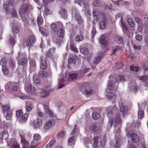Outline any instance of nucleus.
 <instances>
[{"instance_id": "f257e3e1", "label": "nucleus", "mask_w": 148, "mask_h": 148, "mask_svg": "<svg viewBox=\"0 0 148 148\" xmlns=\"http://www.w3.org/2000/svg\"><path fill=\"white\" fill-rule=\"evenodd\" d=\"M29 8V5L27 4H22L20 6L19 10V13L21 15L23 21L24 22L25 26L29 25L28 19L23 16V14L27 13Z\"/></svg>"}, {"instance_id": "f03ea898", "label": "nucleus", "mask_w": 148, "mask_h": 148, "mask_svg": "<svg viewBox=\"0 0 148 148\" xmlns=\"http://www.w3.org/2000/svg\"><path fill=\"white\" fill-rule=\"evenodd\" d=\"M20 136L21 137V142L22 144L23 148H35L38 145V143L34 144V142H32L31 145L29 146L28 142L26 140L25 138L20 134Z\"/></svg>"}, {"instance_id": "7ed1b4c3", "label": "nucleus", "mask_w": 148, "mask_h": 148, "mask_svg": "<svg viewBox=\"0 0 148 148\" xmlns=\"http://www.w3.org/2000/svg\"><path fill=\"white\" fill-rule=\"evenodd\" d=\"M121 119L120 116H119L114 119L113 118L112 120H110L108 123L107 125L109 128L111 127L113 125H114L115 127L116 123H121Z\"/></svg>"}, {"instance_id": "20e7f679", "label": "nucleus", "mask_w": 148, "mask_h": 148, "mask_svg": "<svg viewBox=\"0 0 148 148\" xmlns=\"http://www.w3.org/2000/svg\"><path fill=\"white\" fill-rule=\"evenodd\" d=\"M91 132L92 133L99 134L100 133L101 129L99 124L97 123H94L90 127Z\"/></svg>"}, {"instance_id": "39448f33", "label": "nucleus", "mask_w": 148, "mask_h": 148, "mask_svg": "<svg viewBox=\"0 0 148 148\" xmlns=\"http://www.w3.org/2000/svg\"><path fill=\"white\" fill-rule=\"evenodd\" d=\"M25 91L29 94L34 93L35 91V88L32 84H26L25 87Z\"/></svg>"}, {"instance_id": "423d86ee", "label": "nucleus", "mask_w": 148, "mask_h": 148, "mask_svg": "<svg viewBox=\"0 0 148 148\" xmlns=\"http://www.w3.org/2000/svg\"><path fill=\"white\" fill-rule=\"evenodd\" d=\"M35 41V38L34 36H31L25 40V43L27 47H31L34 43Z\"/></svg>"}, {"instance_id": "0eeeda50", "label": "nucleus", "mask_w": 148, "mask_h": 148, "mask_svg": "<svg viewBox=\"0 0 148 148\" xmlns=\"http://www.w3.org/2000/svg\"><path fill=\"white\" fill-rule=\"evenodd\" d=\"M80 53L84 55L87 56L88 58H91L92 56V54L89 52L88 49L85 47H82L80 48Z\"/></svg>"}, {"instance_id": "6e6552de", "label": "nucleus", "mask_w": 148, "mask_h": 148, "mask_svg": "<svg viewBox=\"0 0 148 148\" xmlns=\"http://www.w3.org/2000/svg\"><path fill=\"white\" fill-rule=\"evenodd\" d=\"M51 86V84H49L48 86H46L43 88L41 94L43 93L44 95H41L40 97L41 98L46 97L48 95V93L50 91V88Z\"/></svg>"}, {"instance_id": "1a4fd4ad", "label": "nucleus", "mask_w": 148, "mask_h": 148, "mask_svg": "<svg viewBox=\"0 0 148 148\" xmlns=\"http://www.w3.org/2000/svg\"><path fill=\"white\" fill-rule=\"evenodd\" d=\"M42 125V120L40 119H37V120L34 121L33 123V126L35 129L40 128Z\"/></svg>"}, {"instance_id": "9d476101", "label": "nucleus", "mask_w": 148, "mask_h": 148, "mask_svg": "<svg viewBox=\"0 0 148 148\" xmlns=\"http://www.w3.org/2000/svg\"><path fill=\"white\" fill-rule=\"evenodd\" d=\"M43 106L45 108V110L46 114L49 115L50 116L53 117L54 114L53 112L50 109L49 107V104L48 103L46 104H44Z\"/></svg>"}, {"instance_id": "9b49d317", "label": "nucleus", "mask_w": 148, "mask_h": 148, "mask_svg": "<svg viewBox=\"0 0 148 148\" xmlns=\"http://www.w3.org/2000/svg\"><path fill=\"white\" fill-rule=\"evenodd\" d=\"M59 14L61 15L62 17L64 19L66 20L68 18L67 12L66 9L63 8H61V10L59 12Z\"/></svg>"}, {"instance_id": "f8f14e48", "label": "nucleus", "mask_w": 148, "mask_h": 148, "mask_svg": "<svg viewBox=\"0 0 148 148\" xmlns=\"http://www.w3.org/2000/svg\"><path fill=\"white\" fill-rule=\"evenodd\" d=\"M115 82L112 80L109 81H108L107 85L108 87L106 89L107 92H108V90H114L115 89Z\"/></svg>"}, {"instance_id": "ddd939ff", "label": "nucleus", "mask_w": 148, "mask_h": 148, "mask_svg": "<svg viewBox=\"0 0 148 148\" xmlns=\"http://www.w3.org/2000/svg\"><path fill=\"white\" fill-rule=\"evenodd\" d=\"M100 43L105 46H107L108 43L106 40V37L103 35H102L99 40Z\"/></svg>"}, {"instance_id": "4468645a", "label": "nucleus", "mask_w": 148, "mask_h": 148, "mask_svg": "<svg viewBox=\"0 0 148 148\" xmlns=\"http://www.w3.org/2000/svg\"><path fill=\"white\" fill-rule=\"evenodd\" d=\"M78 73H71L68 75V80L72 81L76 79L78 75Z\"/></svg>"}, {"instance_id": "2eb2a0df", "label": "nucleus", "mask_w": 148, "mask_h": 148, "mask_svg": "<svg viewBox=\"0 0 148 148\" xmlns=\"http://www.w3.org/2000/svg\"><path fill=\"white\" fill-rule=\"evenodd\" d=\"M81 91L84 94L88 95H91L94 93V91L91 89L87 90L82 88L81 89Z\"/></svg>"}, {"instance_id": "dca6fc26", "label": "nucleus", "mask_w": 148, "mask_h": 148, "mask_svg": "<svg viewBox=\"0 0 148 148\" xmlns=\"http://www.w3.org/2000/svg\"><path fill=\"white\" fill-rule=\"evenodd\" d=\"M75 2L80 6L83 4L85 8L87 7L88 5V2L86 0H75Z\"/></svg>"}, {"instance_id": "f3484780", "label": "nucleus", "mask_w": 148, "mask_h": 148, "mask_svg": "<svg viewBox=\"0 0 148 148\" xmlns=\"http://www.w3.org/2000/svg\"><path fill=\"white\" fill-rule=\"evenodd\" d=\"M75 19L77 21L78 24L82 25L83 23V20L80 15L78 13L75 14Z\"/></svg>"}, {"instance_id": "a211bd4d", "label": "nucleus", "mask_w": 148, "mask_h": 148, "mask_svg": "<svg viewBox=\"0 0 148 148\" xmlns=\"http://www.w3.org/2000/svg\"><path fill=\"white\" fill-rule=\"evenodd\" d=\"M28 60L26 58H22L20 59L18 61V64L22 66L25 65L27 62Z\"/></svg>"}, {"instance_id": "6ab92c4d", "label": "nucleus", "mask_w": 148, "mask_h": 148, "mask_svg": "<svg viewBox=\"0 0 148 148\" xmlns=\"http://www.w3.org/2000/svg\"><path fill=\"white\" fill-rule=\"evenodd\" d=\"M102 58L103 56L101 54L98 53L95 58L94 63L96 64L99 63L101 61Z\"/></svg>"}, {"instance_id": "aec40b11", "label": "nucleus", "mask_w": 148, "mask_h": 148, "mask_svg": "<svg viewBox=\"0 0 148 148\" xmlns=\"http://www.w3.org/2000/svg\"><path fill=\"white\" fill-rule=\"evenodd\" d=\"M55 52V49L54 48L50 49L48 51H47L46 53V56L50 57L53 56Z\"/></svg>"}, {"instance_id": "412c9836", "label": "nucleus", "mask_w": 148, "mask_h": 148, "mask_svg": "<svg viewBox=\"0 0 148 148\" xmlns=\"http://www.w3.org/2000/svg\"><path fill=\"white\" fill-rule=\"evenodd\" d=\"M52 121L51 120H49L45 122L44 126V128L45 129L47 130L49 129L51 126Z\"/></svg>"}, {"instance_id": "4be33fe9", "label": "nucleus", "mask_w": 148, "mask_h": 148, "mask_svg": "<svg viewBox=\"0 0 148 148\" xmlns=\"http://www.w3.org/2000/svg\"><path fill=\"white\" fill-rule=\"evenodd\" d=\"M107 20H103L99 23V26L100 29H104L106 28L107 26Z\"/></svg>"}, {"instance_id": "5701e85b", "label": "nucleus", "mask_w": 148, "mask_h": 148, "mask_svg": "<svg viewBox=\"0 0 148 148\" xmlns=\"http://www.w3.org/2000/svg\"><path fill=\"white\" fill-rule=\"evenodd\" d=\"M120 111L123 113L124 115L126 114L128 111V108L127 106H122L120 107Z\"/></svg>"}, {"instance_id": "b1692460", "label": "nucleus", "mask_w": 148, "mask_h": 148, "mask_svg": "<svg viewBox=\"0 0 148 148\" xmlns=\"http://www.w3.org/2000/svg\"><path fill=\"white\" fill-rule=\"evenodd\" d=\"M106 97L109 99H113L114 100L116 99V95L111 91L110 92H108V94L106 95Z\"/></svg>"}, {"instance_id": "393cba45", "label": "nucleus", "mask_w": 148, "mask_h": 148, "mask_svg": "<svg viewBox=\"0 0 148 148\" xmlns=\"http://www.w3.org/2000/svg\"><path fill=\"white\" fill-rule=\"evenodd\" d=\"M96 19H97L98 20H107L106 17V14L104 13H100V15L98 17L96 18Z\"/></svg>"}, {"instance_id": "a878e982", "label": "nucleus", "mask_w": 148, "mask_h": 148, "mask_svg": "<svg viewBox=\"0 0 148 148\" xmlns=\"http://www.w3.org/2000/svg\"><path fill=\"white\" fill-rule=\"evenodd\" d=\"M9 65L10 68L14 69L16 67L15 62L14 60L11 59L9 61Z\"/></svg>"}, {"instance_id": "bb28decb", "label": "nucleus", "mask_w": 148, "mask_h": 148, "mask_svg": "<svg viewBox=\"0 0 148 148\" xmlns=\"http://www.w3.org/2000/svg\"><path fill=\"white\" fill-rule=\"evenodd\" d=\"M8 133L2 132L1 134H0V138L3 139L4 138L6 140H8Z\"/></svg>"}, {"instance_id": "cd10ccee", "label": "nucleus", "mask_w": 148, "mask_h": 148, "mask_svg": "<svg viewBox=\"0 0 148 148\" xmlns=\"http://www.w3.org/2000/svg\"><path fill=\"white\" fill-rule=\"evenodd\" d=\"M99 138L98 137H95L94 138V142L92 145L94 148H97L98 146Z\"/></svg>"}, {"instance_id": "c85d7f7f", "label": "nucleus", "mask_w": 148, "mask_h": 148, "mask_svg": "<svg viewBox=\"0 0 148 148\" xmlns=\"http://www.w3.org/2000/svg\"><path fill=\"white\" fill-rule=\"evenodd\" d=\"M33 80L34 83L36 84H39L40 83V82L39 77L36 75L33 76Z\"/></svg>"}, {"instance_id": "c756f323", "label": "nucleus", "mask_w": 148, "mask_h": 148, "mask_svg": "<svg viewBox=\"0 0 148 148\" xmlns=\"http://www.w3.org/2000/svg\"><path fill=\"white\" fill-rule=\"evenodd\" d=\"M64 34V31L63 29L61 28L57 32L58 36L60 38H63Z\"/></svg>"}, {"instance_id": "7c9ffc66", "label": "nucleus", "mask_w": 148, "mask_h": 148, "mask_svg": "<svg viewBox=\"0 0 148 148\" xmlns=\"http://www.w3.org/2000/svg\"><path fill=\"white\" fill-rule=\"evenodd\" d=\"M70 47L71 49L74 52L77 53L78 52V50L76 46L74 44L72 43L70 45Z\"/></svg>"}, {"instance_id": "2f4dec72", "label": "nucleus", "mask_w": 148, "mask_h": 148, "mask_svg": "<svg viewBox=\"0 0 148 148\" xmlns=\"http://www.w3.org/2000/svg\"><path fill=\"white\" fill-rule=\"evenodd\" d=\"M40 64V68L41 69L44 70L46 68L47 63L45 60H42Z\"/></svg>"}, {"instance_id": "473e14b6", "label": "nucleus", "mask_w": 148, "mask_h": 148, "mask_svg": "<svg viewBox=\"0 0 148 148\" xmlns=\"http://www.w3.org/2000/svg\"><path fill=\"white\" fill-rule=\"evenodd\" d=\"M128 24L131 27H133L135 26V24L133 19L131 18H129L127 20Z\"/></svg>"}, {"instance_id": "72a5a7b5", "label": "nucleus", "mask_w": 148, "mask_h": 148, "mask_svg": "<svg viewBox=\"0 0 148 148\" xmlns=\"http://www.w3.org/2000/svg\"><path fill=\"white\" fill-rule=\"evenodd\" d=\"M132 140L134 143H136L139 141L138 136L135 134H134L132 137Z\"/></svg>"}, {"instance_id": "f704fd0d", "label": "nucleus", "mask_w": 148, "mask_h": 148, "mask_svg": "<svg viewBox=\"0 0 148 148\" xmlns=\"http://www.w3.org/2000/svg\"><path fill=\"white\" fill-rule=\"evenodd\" d=\"M100 13L99 10L97 9H94L92 12V14L94 17H98Z\"/></svg>"}, {"instance_id": "c9c22d12", "label": "nucleus", "mask_w": 148, "mask_h": 148, "mask_svg": "<svg viewBox=\"0 0 148 148\" xmlns=\"http://www.w3.org/2000/svg\"><path fill=\"white\" fill-rule=\"evenodd\" d=\"M56 142L55 140L53 138L49 142V143L47 144L45 147L46 148H50Z\"/></svg>"}, {"instance_id": "e433bc0d", "label": "nucleus", "mask_w": 148, "mask_h": 148, "mask_svg": "<svg viewBox=\"0 0 148 148\" xmlns=\"http://www.w3.org/2000/svg\"><path fill=\"white\" fill-rule=\"evenodd\" d=\"M30 66L31 68H32L34 69H35L36 68V62L35 60H31L30 63Z\"/></svg>"}, {"instance_id": "4c0bfd02", "label": "nucleus", "mask_w": 148, "mask_h": 148, "mask_svg": "<svg viewBox=\"0 0 148 148\" xmlns=\"http://www.w3.org/2000/svg\"><path fill=\"white\" fill-rule=\"evenodd\" d=\"M142 69L144 71L148 70V62H146L142 64Z\"/></svg>"}, {"instance_id": "58836bf2", "label": "nucleus", "mask_w": 148, "mask_h": 148, "mask_svg": "<svg viewBox=\"0 0 148 148\" xmlns=\"http://www.w3.org/2000/svg\"><path fill=\"white\" fill-rule=\"evenodd\" d=\"M92 116L93 119L94 120H97L99 117V115L97 112H94L92 114Z\"/></svg>"}, {"instance_id": "ea45409f", "label": "nucleus", "mask_w": 148, "mask_h": 148, "mask_svg": "<svg viewBox=\"0 0 148 148\" xmlns=\"http://www.w3.org/2000/svg\"><path fill=\"white\" fill-rule=\"evenodd\" d=\"M39 30L43 36H46L47 35V31L45 28L43 27H39Z\"/></svg>"}, {"instance_id": "a19ab883", "label": "nucleus", "mask_w": 148, "mask_h": 148, "mask_svg": "<svg viewBox=\"0 0 148 148\" xmlns=\"http://www.w3.org/2000/svg\"><path fill=\"white\" fill-rule=\"evenodd\" d=\"M37 23L39 25L43 23V19L40 16H38L37 19Z\"/></svg>"}, {"instance_id": "79ce46f5", "label": "nucleus", "mask_w": 148, "mask_h": 148, "mask_svg": "<svg viewBox=\"0 0 148 148\" xmlns=\"http://www.w3.org/2000/svg\"><path fill=\"white\" fill-rule=\"evenodd\" d=\"M2 70L4 74L7 75L9 73V71L6 66H3Z\"/></svg>"}, {"instance_id": "37998d69", "label": "nucleus", "mask_w": 148, "mask_h": 148, "mask_svg": "<svg viewBox=\"0 0 148 148\" xmlns=\"http://www.w3.org/2000/svg\"><path fill=\"white\" fill-rule=\"evenodd\" d=\"M2 110L3 111H7L10 109V108L8 105H2Z\"/></svg>"}, {"instance_id": "c03bdc74", "label": "nucleus", "mask_w": 148, "mask_h": 148, "mask_svg": "<svg viewBox=\"0 0 148 148\" xmlns=\"http://www.w3.org/2000/svg\"><path fill=\"white\" fill-rule=\"evenodd\" d=\"M118 77L119 79H116L115 80L116 82H119V81L123 82L125 80V77L124 76L121 75H119L118 76Z\"/></svg>"}, {"instance_id": "a18cd8bd", "label": "nucleus", "mask_w": 148, "mask_h": 148, "mask_svg": "<svg viewBox=\"0 0 148 148\" xmlns=\"http://www.w3.org/2000/svg\"><path fill=\"white\" fill-rule=\"evenodd\" d=\"M84 39L83 37L81 35H78L75 38L76 41L79 42L82 41Z\"/></svg>"}, {"instance_id": "49530a36", "label": "nucleus", "mask_w": 148, "mask_h": 148, "mask_svg": "<svg viewBox=\"0 0 148 148\" xmlns=\"http://www.w3.org/2000/svg\"><path fill=\"white\" fill-rule=\"evenodd\" d=\"M138 116L139 118L142 119L144 116V112L143 110H141L138 111Z\"/></svg>"}, {"instance_id": "de8ad7c7", "label": "nucleus", "mask_w": 148, "mask_h": 148, "mask_svg": "<svg viewBox=\"0 0 148 148\" xmlns=\"http://www.w3.org/2000/svg\"><path fill=\"white\" fill-rule=\"evenodd\" d=\"M39 74L43 77H47L48 76V73L46 71H42L39 73Z\"/></svg>"}, {"instance_id": "09e8293b", "label": "nucleus", "mask_w": 148, "mask_h": 148, "mask_svg": "<svg viewBox=\"0 0 148 148\" xmlns=\"http://www.w3.org/2000/svg\"><path fill=\"white\" fill-rule=\"evenodd\" d=\"M12 112L11 110H8L6 115L7 120H9L12 116Z\"/></svg>"}, {"instance_id": "8fccbe9b", "label": "nucleus", "mask_w": 148, "mask_h": 148, "mask_svg": "<svg viewBox=\"0 0 148 148\" xmlns=\"http://www.w3.org/2000/svg\"><path fill=\"white\" fill-rule=\"evenodd\" d=\"M33 138L34 140V141H33V142H34V144H35V140H37L38 141L40 140V136L39 134H36L34 135L33 136Z\"/></svg>"}, {"instance_id": "3c124183", "label": "nucleus", "mask_w": 148, "mask_h": 148, "mask_svg": "<svg viewBox=\"0 0 148 148\" xmlns=\"http://www.w3.org/2000/svg\"><path fill=\"white\" fill-rule=\"evenodd\" d=\"M14 3V0H7L6 2L7 5L9 6H12Z\"/></svg>"}, {"instance_id": "603ef678", "label": "nucleus", "mask_w": 148, "mask_h": 148, "mask_svg": "<svg viewBox=\"0 0 148 148\" xmlns=\"http://www.w3.org/2000/svg\"><path fill=\"white\" fill-rule=\"evenodd\" d=\"M8 61L5 58H2L0 61V64L3 66H5L4 64H5L7 63Z\"/></svg>"}, {"instance_id": "864d4df0", "label": "nucleus", "mask_w": 148, "mask_h": 148, "mask_svg": "<svg viewBox=\"0 0 148 148\" xmlns=\"http://www.w3.org/2000/svg\"><path fill=\"white\" fill-rule=\"evenodd\" d=\"M114 49L112 50V53L111 54L112 56L114 55L116 52L117 50L120 49V47L118 46H115L114 47H113Z\"/></svg>"}, {"instance_id": "5fc2aeb1", "label": "nucleus", "mask_w": 148, "mask_h": 148, "mask_svg": "<svg viewBox=\"0 0 148 148\" xmlns=\"http://www.w3.org/2000/svg\"><path fill=\"white\" fill-rule=\"evenodd\" d=\"M51 28L52 29L53 31L54 32H56L58 29V26L57 25L54 23H52L51 24Z\"/></svg>"}, {"instance_id": "6e6d98bb", "label": "nucleus", "mask_w": 148, "mask_h": 148, "mask_svg": "<svg viewBox=\"0 0 148 148\" xmlns=\"http://www.w3.org/2000/svg\"><path fill=\"white\" fill-rule=\"evenodd\" d=\"M20 98L22 99H32L34 100V99L30 96H22L20 97Z\"/></svg>"}, {"instance_id": "4d7b16f0", "label": "nucleus", "mask_w": 148, "mask_h": 148, "mask_svg": "<svg viewBox=\"0 0 148 148\" xmlns=\"http://www.w3.org/2000/svg\"><path fill=\"white\" fill-rule=\"evenodd\" d=\"M23 112L21 110H20L16 112V116L19 117H21L23 114Z\"/></svg>"}, {"instance_id": "13d9d810", "label": "nucleus", "mask_w": 148, "mask_h": 148, "mask_svg": "<svg viewBox=\"0 0 148 148\" xmlns=\"http://www.w3.org/2000/svg\"><path fill=\"white\" fill-rule=\"evenodd\" d=\"M10 14H11L13 17H16L17 14L16 12L15 11L14 9H12L10 10Z\"/></svg>"}, {"instance_id": "bf43d9fd", "label": "nucleus", "mask_w": 148, "mask_h": 148, "mask_svg": "<svg viewBox=\"0 0 148 148\" xmlns=\"http://www.w3.org/2000/svg\"><path fill=\"white\" fill-rule=\"evenodd\" d=\"M64 135V132L63 131H61L57 135V138H61L63 137Z\"/></svg>"}, {"instance_id": "052dcab7", "label": "nucleus", "mask_w": 148, "mask_h": 148, "mask_svg": "<svg viewBox=\"0 0 148 148\" xmlns=\"http://www.w3.org/2000/svg\"><path fill=\"white\" fill-rule=\"evenodd\" d=\"M12 32L16 33H18L19 31V28L17 26H13L12 28Z\"/></svg>"}, {"instance_id": "680f3d73", "label": "nucleus", "mask_w": 148, "mask_h": 148, "mask_svg": "<svg viewBox=\"0 0 148 148\" xmlns=\"http://www.w3.org/2000/svg\"><path fill=\"white\" fill-rule=\"evenodd\" d=\"M130 69L132 71H134L136 72H137L138 70V68L137 66H134L132 65L130 66Z\"/></svg>"}, {"instance_id": "e2e57ef3", "label": "nucleus", "mask_w": 148, "mask_h": 148, "mask_svg": "<svg viewBox=\"0 0 148 148\" xmlns=\"http://www.w3.org/2000/svg\"><path fill=\"white\" fill-rule=\"evenodd\" d=\"M9 43L12 46L14 45L15 43V40L13 37L11 36L10 37Z\"/></svg>"}, {"instance_id": "0e129e2a", "label": "nucleus", "mask_w": 148, "mask_h": 148, "mask_svg": "<svg viewBox=\"0 0 148 148\" xmlns=\"http://www.w3.org/2000/svg\"><path fill=\"white\" fill-rule=\"evenodd\" d=\"M18 89V86L16 84L12 85L11 89L12 91H17Z\"/></svg>"}, {"instance_id": "69168bd1", "label": "nucleus", "mask_w": 148, "mask_h": 148, "mask_svg": "<svg viewBox=\"0 0 148 148\" xmlns=\"http://www.w3.org/2000/svg\"><path fill=\"white\" fill-rule=\"evenodd\" d=\"M76 61L72 58H69L68 61L69 65L71 64H74L76 62Z\"/></svg>"}, {"instance_id": "338daca9", "label": "nucleus", "mask_w": 148, "mask_h": 148, "mask_svg": "<svg viewBox=\"0 0 148 148\" xmlns=\"http://www.w3.org/2000/svg\"><path fill=\"white\" fill-rule=\"evenodd\" d=\"M33 108L32 106L31 105L26 106L25 107L26 110L27 111H30Z\"/></svg>"}, {"instance_id": "774afa93", "label": "nucleus", "mask_w": 148, "mask_h": 148, "mask_svg": "<svg viewBox=\"0 0 148 148\" xmlns=\"http://www.w3.org/2000/svg\"><path fill=\"white\" fill-rule=\"evenodd\" d=\"M148 79V77L146 75L141 77L140 78V79L143 82L147 81Z\"/></svg>"}]
</instances>
